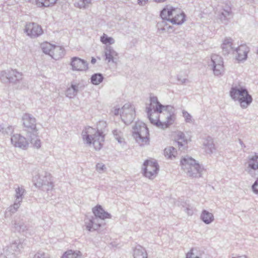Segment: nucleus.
I'll use <instances>...</instances> for the list:
<instances>
[{
  "mask_svg": "<svg viewBox=\"0 0 258 258\" xmlns=\"http://www.w3.org/2000/svg\"><path fill=\"white\" fill-rule=\"evenodd\" d=\"M146 112L150 122L161 128H166L173 123L175 119L174 113L169 118L170 113L163 111V109L156 110L151 106L146 107Z\"/></svg>",
  "mask_w": 258,
  "mask_h": 258,
  "instance_id": "nucleus-1",
  "label": "nucleus"
},
{
  "mask_svg": "<svg viewBox=\"0 0 258 258\" xmlns=\"http://www.w3.org/2000/svg\"><path fill=\"white\" fill-rule=\"evenodd\" d=\"M82 136L84 143L88 146L92 144L96 150H100L102 147L105 135L102 131L89 126L83 131Z\"/></svg>",
  "mask_w": 258,
  "mask_h": 258,
  "instance_id": "nucleus-2",
  "label": "nucleus"
},
{
  "mask_svg": "<svg viewBox=\"0 0 258 258\" xmlns=\"http://www.w3.org/2000/svg\"><path fill=\"white\" fill-rule=\"evenodd\" d=\"M181 168L187 175L191 178H200L204 170L203 167L191 157H185L180 161Z\"/></svg>",
  "mask_w": 258,
  "mask_h": 258,
  "instance_id": "nucleus-3",
  "label": "nucleus"
},
{
  "mask_svg": "<svg viewBox=\"0 0 258 258\" xmlns=\"http://www.w3.org/2000/svg\"><path fill=\"white\" fill-rule=\"evenodd\" d=\"M132 136L141 146L149 143V131L145 123L138 121L133 126Z\"/></svg>",
  "mask_w": 258,
  "mask_h": 258,
  "instance_id": "nucleus-4",
  "label": "nucleus"
},
{
  "mask_svg": "<svg viewBox=\"0 0 258 258\" xmlns=\"http://www.w3.org/2000/svg\"><path fill=\"white\" fill-rule=\"evenodd\" d=\"M10 240V245L4 249V253H0V256H3L4 258H15L16 254L20 253L25 244L24 240L19 238Z\"/></svg>",
  "mask_w": 258,
  "mask_h": 258,
  "instance_id": "nucleus-5",
  "label": "nucleus"
},
{
  "mask_svg": "<svg viewBox=\"0 0 258 258\" xmlns=\"http://www.w3.org/2000/svg\"><path fill=\"white\" fill-rule=\"evenodd\" d=\"M23 123L26 128L27 134L31 137V140L35 138L37 130L36 126V119L31 114L25 113L22 117Z\"/></svg>",
  "mask_w": 258,
  "mask_h": 258,
  "instance_id": "nucleus-6",
  "label": "nucleus"
},
{
  "mask_svg": "<svg viewBox=\"0 0 258 258\" xmlns=\"http://www.w3.org/2000/svg\"><path fill=\"white\" fill-rule=\"evenodd\" d=\"M245 171L251 177L258 175V154L248 156L247 161L245 164Z\"/></svg>",
  "mask_w": 258,
  "mask_h": 258,
  "instance_id": "nucleus-7",
  "label": "nucleus"
},
{
  "mask_svg": "<svg viewBox=\"0 0 258 258\" xmlns=\"http://www.w3.org/2000/svg\"><path fill=\"white\" fill-rule=\"evenodd\" d=\"M92 212L95 217H92V219L90 220L91 224V226H93L94 225H95V226H102L101 223H95V220L99 219L102 221H105L107 219H111L112 217L111 215L107 212L105 211L102 206L100 205H97L93 208Z\"/></svg>",
  "mask_w": 258,
  "mask_h": 258,
  "instance_id": "nucleus-8",
  "label": "nucleus"
},
{
  "mask_svg": "<svg viewBox=\"0 0 258 258\" xmlns=\"http://www.w3.org/2000/svg\"><path fill=\"white\" fill-rule=\"evenodd\" d=\"M142 168L145 176L149 179H153L157 174L159 168L156 161L146 160L143 164Z\"/></svg>",
  "mask_w": 258,
  "mask_h": 258,
  "instance_id": "nucleus-9",
  "label": "nucleus"
},
{
  "mask_svg": "<svg viewBox=\"0 0 258 258\" xmlns=\"http://www.w3.org/2000/svg\"><path fill=\"white\" fill-rule=\"evenodd\" d=\"M121 110V120L125 124L131 123L136 116L134 107L130 103H126L122 107Z\"/></svg>",
  "mask_w": 258,
  "mask_h": 258,
  "instance_id": "nucleus-10",
  "label": "nucleus"
},
{
  "mask_svg": "<svg viewBox=\"0 0 258 258\" xmlns=\"http://www.w3.org/2000/svg\"><path fill=\"white\" fill-rule=\"evenodd\" d=\"M150 103L148 106H151L153 109L156 110H160V109H163V111L165 112H169L170 115L169 118L171 117L172 114L175 112L174 108L171 105H163L160 103L156 96H150Z\"/></svg>",
  "mask_w": 258,
  "mask_h": 258,
  "instance_id": "nucleus-11",
  "label": "nucleus"
},
{
  "mask_svg": "<svg viewBox=\"0 0 258 258\" xmlns=\"http://www.w3.org/2000/svg\"><path fill=\"white\" fill-rule=\"evenodd\" d=\"M24 31L27 35L32 38L37 37L43 33L41 26L34 22L27 23Z\"/></svg>",
  "mask_w": 258,
  "mask_h": 258,
  "instance_id": "nucleus-12",
  "label": "nucleus"
},
{
  "mask_svg": "<svg viewBox=\"0 0 258 258\" xmlns=\"http://www.w3.org/2000/svg\"><path fill=\"white\" fill-rule=\"evenodd\" d=\"M212 70L216 76H219L223 72V61L222 58L217 54H213L211 58Z\"/></svg>",
  "mask_w": 258,
  "mask_h": 258,
  "instance_id": "nucleus-13",
  "label": "nucleus"
},
{
  "mask_svg": "<svg viewBox=\"0 0 258 258\" xmlns=\"http://www.w3.org/2000/svg\"><path fill=\"white\" fill-rule=\"evenodd\" d=\"M41 176L43 180H37V182H35V186L38 187H43V189L47 191L51 190L53 188V184L50 174L47 172L42 171Z\"/></svg>",
  "mask_w": 258,
  "mask_h": 258,
  "instance_id": "nucleus-14",
  "label": "nucleus"
},
{
  "mask_svg": "<svg viewBox=\"0 0 258 258\" xmlns=\"http://www.w3.org/2000/svg\"><path fill=\"white\" fill-rule=\"evenodd\" d=\"M70 65L74 71H84L88 69L87 61L77 56L71 58Z\"/></svg>",
  "mask_w": 258,
  "mask_h": 258,
  "instance_id": "nucleus-15",
  "label": "nucleus"
},
{
  "mask_svg": "<svg viewBox=\"0 0 258 258\" xmlns=\"http://www.w3.org/2000/svg\"><path fill=\"white\" fill-rule=\"evenodd\" d=\"M11 140L12 144L16 147L26 149L29 146L26 139L20 134L14 135L12 136Z\"/></svg>",
  "mask_w": 258,
  "mask_h": 258,
  "instance_id": "nucleus-16",
  "label": "nucleus"
},
{
  "mask_svg": "<svg viewBox=\"0 0 258 258\" xmlns=\"http://www.w3.org/2000/svg\"><path fill=\"white\" fill-rule=\"evenodd\" d=\"M249 51V47L246 45H241L236 47L234 53L236 59L238 61H243L246 59L247 53Z\"/></svg>",
  "mask_w": 258,
  "mask_h": 258,
  "instance_id": "nucleus-17",
  "label": "nucleus"
},
{
  "mask_svg": "<svg viewBox=\"0 0 258 258\" xmlns=\"http://www.w3.org/2000/svg\"><path fill=\"white\" fill-rule=\"evenodd\" d=\"M236 47L233 46V40L232 38H226L221 44L222 52L224 55H228L230 53H234Z\"/></svg>",
  "mask_w": 258,
  "mask_h": 258,
  "instance_id": "nucleus-18",
  "label": "nucleus"
},
{
  "mask_svg": "<svg viewBox=\"0 0 258 258\" xmlns=\"http://www.w3.org/2000/svg\"><path fill=\"white\" fill-rule=\"evenodd\" d=\"M247 91L245 88L240 86H232L230 91V96L233 100L237 101Z\"/></svg>",
  "mask_w": 258,
  "mask_h": 258,
  "instance_id": "nucleus-19",
  "label": "nucleus"
},
{
  "mask_svg": "<svg viewBox=\"0 0 258 258\" xmlns=\"http://www.w3.org/2000/svg\"><path fill=\"white\" fill-rule=\"evenodd\" d=\"M118 53L114 50V49L110 45L106 46L104 50L105 59L108 62H112L116 63Z\"/></svg>",
  "mask_w": 258,
  "mask_h": 258,
  "instance_id": "nucleus-20",
  "label": "nucleus"
},
{
  "mask_svg": "<svg viewBox=\"0 0 258 258\" xmlns=\"http://www.w3.org/2000/svg\"><path fill=\"white\" fill-rule=\"evenodd\" d=\"M176 11H179V9L167 5L161 11L160 17L162 19H171L174 14H176Z\"/></svg>",
  "mask_w": 258,
  "mask_h": 258,
  "instance_id": "nucleus-21",
  "label": "nucleus"
},
{
  "mask_svg": "<svg viewBox=\"0 0 258 258\" xmlns=\"http://www.w3.org/2000/svg\"><path fill=\"white\" fill-rule=\"evenodd\" d=\"M170 20V23L173 24L181 25L185 21V15L179 9V11H176V14H174Z\"/></svg>",
  "mask_w": 258,
  "mask_h": 258,
  "instance_id": "nucleus-22",
  "label": "nucleus"
},
{
  "mask_svg": "<svg viewBox=\"0 0 258 258\" xmlns=\"http://www.w3.org/2000/svg\"><path fill=\"white\" fill-rule=\"evenodd\" d=\"M237 101L239 103L241 107L244 109L246 108L251 104L252 101V97L247 91Z\"/></svg>",
  "mask_w": 258,
  "mask_h": 258,
  "instance_id": "nucleus-23",
  "label": "nucleus"
},
{
  "mask_svg": "<svg viewBox=\"0 0 258 258\" xmlns=\"http://www.w3.org/2000/svg\"><path fill=\"white\" fill-rule=\"evenodd\" d=\"M65 54V50L62 46H53L52 49V53L51 56L52 58L55 60L59 59L62 58Z\"/></svg>",
  "mask_w": 258,
  "mask_h": 258,
  "instance_id": "nucleus-24",
  "label": "nucleus"
},
{
  "mask_svg": "<svg viewBox=\"0 0 258 258\" xmlns=\"http://www.w3.org/2000/svg\"><path fill=\"white\" fill-rule=\"evenodd\" d=\"M22 74L16 70H9V83L17 84L22 79Z\"/></svg>",
  "mask_w": 258,
  "mask_h": 258,
  "instance_id": "nucleus-25",
  "label": "nucleus"
},
{
  "mask_svg": "<svg viewBox=\"0 0 258 258\" xmlns=\"http://www.w3.org/2000/svg\"><path fill=\"white\" fill-rule=\"evenodd\" d=\"M203 146L207 153H212L215 150L213 139L210 136L207 137L205 140L203 142Z\"/></svg>",
  "mask_w": 258,
  "mask_h": 258,
  "instance_id": "nucleus-26",
  "label": "nucleus"
},
{
  "mask_svg": "<svg viewBox=\"0 0 258 258\" xmlns=\"http://www.w3.org/2000/svg\"><path fill=\"white\" fill-rule=\"evenodd\" d=\"M232 17V14L230 8L222 9L219 15V19L223 23H227L228 21Z\"/></svg>",
  "mask_w": 258,
  "mask_h": 258,
  "instance_id": "nucleus-27",
  "label": "nucleus"
},
{
  "mask_svg": "<svg viewBox=\"0 0 258 258\" xmlns=\"http://www.w3.org/2000/svg\"><path fill=\"white\" fill-rule=\"evenodd\" d=\"M134 258H147V253L145 248L141 245H137L134 249Z\"/></svg>",
  "mask_w": 258,
  "mask_h": 258,
  "instance_id": "nucleus-28",
  "label": "nucleus"
},
{
  "mask_svg": "<svg viewBox=\"0 0 258 258\" xmlns=\"http://www.w3.org/2000/svg\"><path fill=\"white\" fill-rule=\"evenodd\" d=\"M170 19H162L161 22L157 23V27L158 29L162 31H168L170 29L172 28L168 22L170 23Z\"/></svg>",
  "mask_w": 258,
  "mask_h": 258,
  "instance_id": "nucleus-29",
  "label": "nucleus"
},
{
  "mask_svg": "<svg viewBox=\"0 0 258 258\" xmlns=\"http://www.w3.org/2000/svg\"><path fill=\"white\" fill-rule=\"evenodd\" d=\"M201 219L206 224H210L214 220L213 214L209 212L206 210H204L202 211L201 215Z\"/></svg>",
  "mask_w": 258,
  "mask_h": 258,
  "instance_id": "nucleus-30",
  "label": "nucleus"
},
{
  "mask_svg": "<svg viewBox=\"0 0 258 258\" xmlns=\"http://www.w3.org/2000/svg\"><path fill=\"white\" fill-rule=\"evenodd\" d=\"M82 254L80 251L69 250L66 251L61 258H82Z\"/></svg>",
  "mask_w": 258,
  "mask_h": 258,
  "instance_id": "nucleus-31",
  "label": "nucleus"
},
{
  "mask_svg": "<svg viewBox=\"0 0 258 258\" xmlns=\"http://www.w3.org/2000/svg\"><path fill=\"white\" fill-rule=\"evenodd\" d=\"M112 132L114 139L117 141L119 143L121 144L124 142L123 133L121 130L115 129L113 130Z\"/></svg>",
  "mask_w": 258,
  "mask_h": 258,
  "instance_id": "nucleus-32",
  "label": "nucleus"
},
{
  "mask_svg": "<svg viewBox=\"0 0 258 258\" xmlns=\"http://www.w3.org/2000/svg\"><path fill=\"white\" fill-rule=\"evenodd\" d=\"M91 82L95 85H99L101 83L104 77L101 73H96L93 74L91 77Z\"/></svg>",
  "mask_w": 258,
  "mask_h": 258,
  "instance_id": "nucleus-33",
  "label": "nucleus"
},
{
  "mask_svg": "<svg viewBox=\"0 0 258 258\" xmlns=\"http://www.w3.org/2000/svg\"><path fill=\"white\" fill-rule=\"evenodd\" d=\"M53 46L49 43L44 42L41 44V48L45 54H48L51 56Z\"/></svg>",
  "mask_w": 258,
  "mask_h": 258,
  "instance_id": "nucleus-34",
  "label": "nucleus"
},
{
  "mask_svg": "<svg viewBox=\"0 0 258 258\" xmlns=\"http://www.w3.org/2000/svg\"><path fill=\"white\" fill-rule=\"evenodd\" d=\"M176 149L173 147L166 148L164 150V155L169 159L175 157Z\"/></svg>",
  "mask_w": 258,
  "mask_h": 258,
  "instance_id": "nucleus-35",
  "label": "nucleus"
},
{
  "mask_svg": "<svg viewBox=\"0 0 258 258\" xmlns=\"http://www.w3.org/2000/svg\"><path fill=\"white\" fill-rule=\"evenodd\" d=\"M57 0H37V4L40 7H48L56 3Z\"/></svg>",
  "mask_w": 258,
  "mask_h": 258,
  "instance_id": "nucleus-36",
  "label": "nucleus"
},
{
  "mask_svg": "<svg viewBox=\"0 0 258 258\" xmlns=\"http://www.w3.org/2000/svg\"><path fill=\"white\" fill-rule=\"evenodd\" d=\"M25 192V189L22 187H18L16 189V201L17 203L20 204L23 199V196Z\"/></svg>",
  "mask_w": 258,
  "mask_h": 258,
  "instance_id": "nucleus-37",
  "label": "nucleus"
},
{
  "mask_svg": "<svg viewBox=\"0 0 258 258\" xmlns=\"http://www.w3.org/2000/svg\"><path fill=\"white\" fill-rule=\"evenodd\" d=\"M38 133L37 132L36 133L35 138H34V139L31 140V138L30 136L28 135V134H26L27 138H28L30 140V143L33 145V146L38 149L41 147V142L40 139L38 138L37 137Z\"/></svg>",
  "mask_w": 258,
  "mask_h": 258,
  "instance_id": "nucleus-38",
  "label": "nucleus"
},
{
  "mask_svg": "<svg viewBox=\"0 0 258 258\" xmlns=\"http://www.w3.org/2000/svg\"><path fill=\"white\" fill-rule=\"evenodd\" d=\"M101 42L104 44H112L114 43V40L110 37H108L106 34H103V35L100 38Z\"/></svg>",
  "mask_w": 258,
  "mask_h": 258,
  "instance_id": "nucleus-39",
  "label": "nucleus"
},
{
  "mask_svg": "<svg viewBox=\"0 0 258 258\" xmlns=\"http://www.w3.org/2000/svg\"><path fill=\"white\" fill-rule=\"evenodd\" d=\"M0 79L4 83H9V70L4 71L0 73Z\"/></svg>",
  "mask_w": 258,
  "mask_h": 258,
  "instance_id": "nucleus-40",
  "label": "nucleus"
},
{
  "mask_svg": "<svg viewBox=\"0 0 258 258\" xmlns=\"http://www.w3.org/2000/svg\"><path fill=\"white\" fill-rule=\"evenodd\" d=\"M66 96L70 98L75 96L77 94L76 92L75 88L71 85V87L69 88L66 93Z\"/></svg>",
  "mask_w": 258,
  "mask_h": 258,
  "instance_id": "nucleus-41",
  "label": "nucleus"
},
{
  "mask_svg": "<svg viewBox=\"0 0 258 258\" xmlns=\"http://www.w3.org/2000/svg\"><path fill=\"white\" fill-rule=\"evenodd\" d=\"M33 258H50V256L48 253L43 250H39L34 255Z\"/></svg>",
  "mask_w": 258,
  "mask_h": 258,
  "instance_id": "nucleus-42",
  "label": "nucleus"
},
{
  "mask_svg": "<svg viewBox=\"0 0 258 258\" xmlns=\"http://www.w3.org/2000/svg\"><path fill=\"white\" fill-rule=\"evenodd\" d=\"M27 227H13L14 229H12V231H14L15 232L16 231L19 233H22V234L27 236Z\"/></svg>",
  "mask_w": 258,
  "mask_h": 258,
  "instance_id": "nucleus-43",
  "label": "nucleus"
},
{
  "mask_svg": "<svg viewBox=\"0 0 258 258\" xmlns=\"http://www.w3.org/2000/svg\"><path fill=\"white\" fill-rule=\"evenodd\" d=\"M13 131V128L11 126H9L7 128H5L4 126L2 124H0V132H2V134H9L11 133Z\"/></svg>",
  "mask_w": 258,
  "mask_h": 258,
  "instance_id": "nucleus-44",
  "label": "nucleus"
},
{
  "mask_svg": "<svg viewBox=\"0 0 258 258\" xmlns=\"http://www.w3.org/2000/svg\"><path fill=\"white\" fill-rule=\"evenodd\" d=\"M183 116L185 119V121L187 123H192L194 120L192 118L191 115L185 110L182 111Z\"/></svg>",
  "mask_w": 258,
  "mask_h": 258,
  "instance_id": "nucleus-45",
  "label": "nucleus"
},
{
  "mask_svg": "<svg viewBox=\"0 0 258 258\" xmlns=\"http://www.w3.org/2000/svg\"><path fill=\"white\" fill-rule=\"evenodd\" d=\"M91 3V0H80L78 3L80 8H86Z\"/></svg>",
  "mask_w": 258,
  "mask_h": 258,
  "instance_id": "nucleus-46",
  "label": "nucleus"
},
{
  "mask_svg": "<svg viewBox=\"0 0 258 258\" xmlns=\"http://www.w3.org/2000/svg\"><path fill=\"white\" fill-rule=\"evenodd\" d=\"M20 204L17 203V202H15L13 206H11L9 208V211L12 213H15L17 210L19 208Z\"/></svg>",
  "mask_w": 258,
  "mask_h": 258,
  "instance_id": "nucleus-47",
  "label": "nucleus"
},
{
  "mask_svg": "<svg viewBox=\"0 0 258 258\" xmlns=\"http://www.w3.org/2000/svg\"><path fill=\"white\" fill-rule=\"evenodd\" d=\"M186 258H200L194 252V249L191 248L190 250L186 254Z\"/></svg>",
  "mask_w": 258,
  "mask_h": 258,
  "instance_id": "nucleus-48",
  "label": "nucleus"
},
{
  "mask_svg": "<svg viewBox=\"0 0 258 258\" xmlns=\"http://www.w3.org/2000/svg\"><path fill=\"white\" fill-rule=\"evenodd\" d=\"M251 188L254 193L258 194V178L252 185Z\"/></svg>",
  "mask_w": 258,
  "mask_h": 258,
  "instance_id": "nucleus-49",
  "label": "nucleus"
},
{
  "mask_svg": "<svg viewBox=\"0 0 258 258\" xmlns=\"http://www.w3.org/2000/svg\"><path fill=\"white\" fill-rule=\"evenodd\" d=\"M43 178L41 176V173H39L38 174L36 175L35 176L33 177V181L34 182V184L35 185V182H37V180H42Z\"/></svg>",
  "mask_w": 258,
  "mask_h": 258,
  "instance_id": "nucleus-50",
  "label": "nucleus"
},
{
  "mask_svg": "<svg viewBox=\"0 0 258 258\" xmlns=\"http://www.w3.org/2000/svg\"><path fill=\"white\" fill-rule=\"evenodd\" d=\"M72 85L73 86V87H74V88H75V90H76V92L77 94L78 93V92L79 91L83 89V86H82L80 84H72Z\"/></svg>",
  "mask_w": 258,
  "mask_h": 258,
  "instance_id": "nucleus-51",
  "label": "nucleus"
},
{
  "mask_svg": "<svg viewBox=\"0 0 258 258\" xmlns=\"http://www.w3.org/2000/svg\"><path fill=\"white\" fill-rule=\"evenodd\" d=\"M104 168H105V166L102 163H98L96 165V169L98 171H103Z\"/></svg>",
  "mask_w": 258,
  "mask_h": 258,
  "instance_id": "nucleus-52",
  "label": "nucleus"
},
{
  "mask_svg": "<svg viewBox=\"0 0 258 258\" xmlns=\"http://www.w3.org/2000/svg\"><path fill=\"white\" fill-rule=\"evenodd\" d=\"M183 210L188 215H191L192 214V211L188 208H184Z\"/></svg>",
  "mask_w": 258,
  "mask_h": 258,
  "instance_id": "nucleus-53",
  "label": "nucleus"
},
{
  "mask_svg": "<svg viewBox=\"0 0 258 258\" xmlns=\"http://www.w3.org/2000/svg\"><path fill=\"white\" fill-rule=\"evenodd\" d=\"M86 227V230L88 232H93V231H96L97 230V229L94 228V227Z\"/></svg>",
  "mask_w": 258,
  "mask_h": 258,
  "instance_id": "nucleus-54",
  "label": "nucleus"
},
{
  "mask_svg": "<svg viewBox=\"0 0 258 258\" xmlns=\"http://www.w3.org/2000/svg\"><path fill=\"white\" fill-rule=\"evenodd\" d=\"M112 112L115 115H118L120 112V109L119 108H114Z\"/></svg>",
  "mask_w": 258,
  "mask_h": 258,
  "instance_id": "nucleus-55",
  "label": "nucleus"
},
{
  "mask_svg": "<svg viewBox=\"0 0 258 258\" xmlns=\"http://www.w3.org/2000/svg\"><path fill=\"white\" fill-rule=\"evenodd\" d=\"M178 140H180L181 141H183V142H184V135L182 133H180L178 135Z\"/></svg>",
  "mask_w": 258,
  "mask_h": 258,
  "instance_id": "nucleus-56",
  "label": "nucleus"
},
{
  "mask_svg": "<svg viewBox=\"0 0 258 258\" xmlns=\"http://www.w3.org/2000/svg\"><path fill=\"white\" fill-rule=\"evenodd\" d=\"M178 81H179L181 84H184L186 82L187 79L185 78L181 79L178 77L177 78Z\"/></svg>",
  "mask_w": 258,
  "mask_h": 258,
  "instance_id": "nucleus-57",
  "label": "nucleus"
},
{
  "mask_svg": "<svg viewBox=\"0 0 258 258\" xmlns=\"http://www.w3.org/2000/svg\"><path fill=\"white\" fill-rule=\"evenodd\" d=\"M138 3L141 5H144L146 2L147 1V0H138Z\"/></svg>",
  "mask_w": 258,
  "mask_h": 258,
  "instance_id": "nucleus-58",
  "label": "nucleus"
},
{
  "mask_svg": "<svg viewBox=\"0 0 258 258\" xmlns=\"http://www.w3.org/2000/svg\"><path fill=\"white\" fill-rule=\"evenodd\" d=\"M182 141H178V142H177V143H176L177 144V145H178V147H179V148H180V147H183V144L182 143Z\"/></svg>",
  "mask_w": 258,
  "mask_h": 258,
  "instance_id": "nucleus-59",
  "label": "nucleus"
},
{
  "mask_svg": "<svg viewBox=\"0 0 258 258\" xmlns=\"http://www.w3.org/2000/svg\"><path fill=\"white\" fill-rule=\"evenodd\" d=\"M96 58L94 57H92L91 60V63L95 64L96 63Z\"/></svg>",
  "mask_w": 258,
  "mask_h": 258,
  "instance_id": "nucleus-60",
  "label": "nucleus"
},
{
  "mask_svg": "<svg viewBox=\"0 0 258 258\" xmlns=\"http://www.w3.org/2000/svg\"><path fill=\"white\" fill-rule=\"evenodd\" d=\"M154 1L157 3H163L165 1H166L167 0H154Z\"/></svg>",
  "mask_w": 258,
  "mask_h": 258,
  "instance_id": "nucleus-61",
  "label": "nucleus"
},
{
  "mask_svg": "<svg viewBox=\"0 0 258 258\" xmlns=\"http://www.w3.org/2000/svg\"><path fill=\"white\" fill-rule=\"evenodd\" d=\"M232 258H247V257L245 255H242V256H237L236 257H232Z\"/></svg>",
  "mask_w": 258,
  "mask_h": 258,
  "instance_id": "nucleus-62",
  "label": "nucleus"
},
{
  "mask_svg": "<svg viewBox=\"0 0 258 258\" xmlns=\"http://www.w3.org/2000/svg\"><path fill=\"white\" fill-rule=\"evenodd\" d=\"M239 143L242 147H245L244 144L243 143V142L240 140H239Z\"/></svg>",
  "mask_w": 258,
  "mask_h": 258,
  "instance_id": "nucleus-63",
  "label": "nucleus"
}]
</instances>
